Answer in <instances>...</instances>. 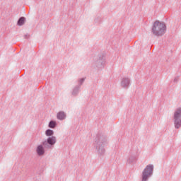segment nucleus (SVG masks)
Here are the masks:
<instances>
[{"label": "nucleus", "instance_id": "obj_12", "mask_svg": "<svg viewBox=\"0 0 181 181\" xmlns=\"http://www.w3.org/2000/svg\"><path fill=\"white\" fill-rule=\"evenodd\" d=\"M42 144L43 145H46V141H44Z\"/></svg>", "mask_w": 181, "mask_h": 181}, {"label": "nucleus", "instance_id": "obj_10", "mask_svg": "<svg viewBox=\"0 0 181 181\" xmlns=\"http://www.w3.org/2000/svg\"><path fill=\"white\" fill-rule=\"evenodd\" d=\"M54 134V132H53V130L47 129L45 132V135H47V136H52V135H53Z\"/></svg>", "mask_w": 181, "mask_h": 181}, {"label": "nucleus", "instance_id": "obj_1", "mask_svg": "<svg viewBox=\"0 0 181 181\" xmlns=\"http://www.w3.org/2000/svg\"><path fill=\"white\" fill-rule=\"evenodd\" d=\"M165 32H166V25L160 21H155L152 28V33L156 36H162L165 35Z\"/></svg>", "mask_w": 181, "mask_h": 181}, {"label": "nucleus", "instance_id": "obj_2", "mask_svg": "<svg viewBox=\"0 0 181 181\" xmlns=\"http://www.w3.org/2000/svg\"><path fill=\"white\" fill-rule=\"evenodd\" d=\"M153 172V165H147L143 171L142 181L148 180V177H149L152 175Z\"/></svg>", "mask_w": 181, "mask_h": 181}, {"label": "nucleus", "instance_id": "obj_4", "mask_svg": "<svg viewBox=\"0 0 181 181\" xmlns=\"http://www.w3.org/2000/svg\"><path fill=\"white\" fill-rule=\"evenodd\" d=\"M181 117V109H177L174 113V119H180Z\"/></svg>", "mask_w": 181, "mask_h": 181}, {"label": "nucleus", "instance_id": "obj_5", "mask_svg": "<svg viewBox=\"0 0 181 181\" xmlns=\"http://www.w3.org/2000/svg\"><path fill=\"white\" fill-rule=\"evenodd\" d=\"M57 117L58 119H61V120L66 119V113H64V112H58Z\"/></svg>", "mask_w": 181, "mask_h": 181}, {"label": "nucleus", "instance_id": "obj_7", "mask_svg": "<svg viewBox=\"0 0 181 181\" xmlns=\"http://www.w3.org/2000/svg\"><path fill=\"white\" fill-rule=\"evenodd\" d=\"M175 128H180L181 126V119H175Z\"/></svg>", "mask_w": 181, "mask_h": 181}, {"label": "nucleus", "instance_id": "obj_8", "mask_svg": "<svg viewBox=\"0 0 181 181\" xmlns=\"http://www.w3.org/2000/svg\"><path fill=\"white\" fill-rule=\"evenodd\" d=\"M122 86L123 87H127V86H129V79H123L122 81Z\"/></svg>", "mask_w": 181, "mask_h": 181}, {"label": "nucleus", "instance_id": "obj_9", "mask_svg": "<svg viewBox=\"0 0 181 181\" xmlns=\"http://www.w3.org/2000/svg\"><path fill=\"white\" fill-rule=\"evenodd\" d=\"M23 23H25V18L21 17L18 21V26H22V25H23Z\"/></svg>", "mask_w": 181, "mask_h": 181}, {"label": "nucleus", "instance_id": "obj_11", "mask_svg": "<svg viewBox=\"0 0 181 181\" xmlns=\"http://www.w3.org/2000/svg\"><path fill=\"white\" fill-rule=\"evenodd\" d=\"M49 128H54L56 127V122L51 121L49 124Z\"/></svg>", "mask_w": 181, "mask_h": 181}, {"label": "nucleus", "instance_id": "obj_3", "mask_svg": "<svg viewBox=\"0 0 181 181\" xmlns=\"http://www.w3.org/2000/svg\"><path fill=\"white\" fill-rule=\"evenodd\" d=\"M36 152L39 156H42L45 155V148H43V146L39 145L37 146Z\"/></svg>", "mask_w": 181, "mask_h": 181}, {"label": "nucleus", "instance_id": "obj_6", "mask_svg": "<svg viewBox=\"0 0 181 181\" xmlns=\"http://www.w3.org/2000/svg\"><path fill=\"white\" fill-rule=\"evenodd\" d=\"M47 144L54 145L56 144V137L52 136L47 139Z\"/></svg>", "mask_w": 181, "mask_h": 181}]
</instances>
